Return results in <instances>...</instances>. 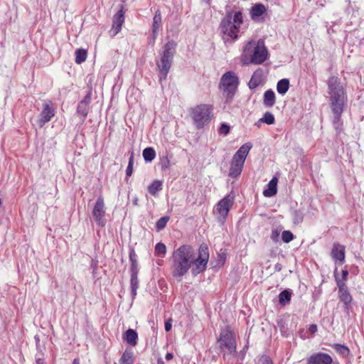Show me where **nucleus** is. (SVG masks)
I'll return each mask as SVG.
<instances>
[{
	"instance_id": "9b49d317",
	"label": "nucleus",
	"mask_w": 364,
	"mask_h": 364,
	"mask_svg": "<svg viewBox=\"0 0 364 364\" xmlns=\"http://www.w3.org/2000/svg\"><path fill=\"white\" fill-rule=\"evenodd\" d=\"M105 210L104 198L102 195H100L97 198L92 213L96 224L101 228L105 227L107 223Z\"/></svg>"
},
{
	"instance_id": "37998d69",
	"label": "nucleus",
	"mask_w": 364,
	"mask_h": 364,
	"mask_svg": "<svg viewBox=\"0 0 364 364\" xmlns=\"http://www.w3.org/2000/svg\"><path fill=\"white\" fill-rule=\"evenodd\" d=\"M294 221L296 223H300L303 221V214L300 210H295L294 212Z\"/></svg>"
},
{
	"instance_id": "b1692460",
	"label": "nucleus",
	"mask_w": 364,
	"mask_h": 364,
	"mask_svg": "<svg viewBox=\"0 0 364 364\" xmlns=\"http://www.w3.org/2000/svg\"><path fill=\"white\" fill-rule=\"evenodd\" d=\"M276 103V97L274 91L271 89L267 90L264 94L263 105L265 107H272Z\"/></svg>"
},
{
	"instance_id": "39448f33",
	"label": "nucleus",
	"mask_w": 364,
	"mask_h": 364,
	"mask_svg": "<svg viewBox=\"0 0 364 364\" xmlns=\"http://www.w3.org/2000/svg\"><path fill=\"white\" fill-rule=\"evenodd\" d=\"M177 43L173 40L167 41L159 52V60L156 65L158 70V77L160 84L167 79L168 74L173 63L176 53Z\"/></svg>"
},
{
	"instance_id": "13d9d810",
	"label": "nucleus",
	"mask_w": 364,
	"mask_h": 364,
	"mask_svg": "<svg viewBox=\"0 0 364 364\" xmlns=\"http://www.w3.org/2000/svg\"><path fill=\"white\" fill-rule=\"evenodd\" d=\"M157 364H165L163 359L161 358H159L158 360H157Z\"/></svg>"
},
{
	"instance_id": "052dcab7",
	"label": "nucleus",
	"mask_w": 364,
	"mask_h": 364,
	"mask_svg": "<svg viewBox=\"0 0 364 364\" xmlns=\"http://www.w3.org/2000/svg\"><path fill=\"white\" fill-rule=\"evenodd\" d=\"M133 203L134 205H138V198L136 197L135 198H134L133 200Z\"/></svg>"
},
{
	"instance_id": "f257e3e1",
	"label": "nucleus",
	"mask_w": 364,
	"mask_h": 364,
	"mask_svg": "<svg viewBox=\"0 0 364 364\" xmlns=\"http://www.w3.org/2000/svg\"><path fill=\"white\" fill-rule=\"evenodd\" d=\"M209 257V248L205 243L200 245L197 257L191 245L179 246L173 251L170 257L172 277L177 281H181L190 269L194 276L204 272L207 268Z\"/></svg>"
},
{
	"instance_id": "a878e982",
	"label": "nucleus",
	"mask_w": 364,
	"mask_h": 364,
	"mask_svg": "<svg viewBox=\"0 0 364 364\" xmlns=\"http://www.w3.org/2000/svg\"><path fill=\"white\" fill-rule=\"evenodd\" d=\"M148 192L153 196H156L157 193L163 189V182L160 180H154L147 188Z\"/></svg>"
},
{
	"instance_id": "ea45409f",
	"label": "nucleus",
	"mask_w": 364,
	"mask_h": 364,
	"mask_svg": "<svg viewBox=\"0 0 364 364\" xmlns=\"http://www.w3.org/2000/svg\"><path fill=\"white\" fill-rule=\"evenodd\" d=\"M255 364H274V363L268 355L264 354L259 357Z\"/></svg>"
},
{
	"instance_id": "4468645a",
	"label": "nucleus",
	"mask_w": 364,
	"mask_h": 364,
	"mask_svg": "<svg viewBox=\"0 0 364 364\" xmlns=\"http://www.w3.org/2000/svg\"><path fill=\"white\" fill-rule=\"evenodd\" d=\"M338 289V298L341 302L343 303L344 309L346 311L350 310V304L353 301V297L349 292V289L347 285H339L337 287Z\"/></svg>"
},
{
	"instance_id": "f704fd0d",
	"label": "nucleus",
	"mask_w": 364,
	"mask_h": 364,
	"mask_svg": "<svg viewBox=\"0 0 364 364\" xmlns=\"http://www.w3.org/2000/svg\"><path fill=\"white\" fill-rule=\"evenodd\" d=\"M170 217L168 215H165L159 218L156 223V230L159 232L165 228L167 225V223L169 221Z\"/></svg>"
},
{
	"instance_id": "5701e85b",
	"label": "nucleus",
	"mask_w": 364,
	"mask_h": 364,
	"mask_svg": "<svg viewBox=\"0 0 364 364\" xmlns=\"http://www.w3.org/2000/svg\"><path fill=\"white\" fill-rule=\"evenodd\" d=\"M162 29V17L161 13L159 9H157L155 11L152 25H151V32L159 33L160 31Z\"/></svg>"
},
{
	"instance_id": "f3484780",
	"label": "nucleus",
	"mask_w": 364,
	"mask_h": 364,
	"mask_svg": "<svg viewBox=\"0 0 364 364\" xmlns=\"http://www.w3.org/2000/svg\"><path fill=\"white\" fill-rule=\"evenodd\" d=\"M245 162L239 161L236 158L232 159L229 170V176L232 178H238L242 171Z\"/></svg>"
},
{
	"instance_id": "c9c22d12",
	"label": "nucleus",
	"mask_w": 364,
	"mask_h": 364,
	"mask_svg": "<svg viewBox=\"0 0 364 364\" xmlns=\"http://www.w3.org/2000/svg\"><path fill=\"white\" fill-rule=\"evenodd\" d=\"M77 112L85 119L89 112V106L83 103L79 102L77 107Z\"/></svg>"
},
{
	"instance_id": "4c0bfd02",
	"label": "nucleus",
	"mask_w": 364,
	"mask_h": 364,
	"mask_svg": "<svg viewBox=\"0 0 364 364\" xmlns=\"http://www.w3.org/2000/svg\"><path fill=\"white\" fill-rule=\"evenodd\" d=\"M133 166H134V152L132 151L131 155L129 159L128 166L126 169V179L128 177H130L133 173Z\"/></svg>"
},
{
	"instance_id": "79ce46f5",
	"label": "nucleus",
	"mask_w": 364,
	"mask_h": 364,
	"mask_svg": "<svg viewBox=\"0 0 364 364\" xmlns=\"http://www.w3.org/2000/svg\"><path fill=\"white\" fill-rule=\"evenodd\" d=\"M34 339H35V342H36V347L37 351L42 353L43 350L45 349V345L41 344V340H40L39 336L36 335L34 336Z\"/></svg>"
},
{
	"instance_id": "412c9836",
	"label": "nucleus",
	"mask_w": 364,
	"mask_h": 364,
	"mask_svg": "<svg viewBox=\"0 0 364 364\" xmlns=\"http://www.w3.org/2000/svg\"><path fill=\"white\" fill-rule=\"evenodd\" d=\"M266 12L267 9L264 5L262 4H256L252 6L250 14L251 18L256 21Z\"/></svg>"
},
{
	"instance_id": "09e8293b",
	"label": "nucleus",
	"mask_w": 364,
	"mask_h": 364,
	"mask_svg": "<svg viewBox=\"0 0 364 364\" xmlns=\"http://www.w3.org/2000/svg\"><path fill=\"white\" fill-rule=\"evenodd\" d=\"M248 348V346H245L242 350H241L240 351V353H238V358L240 360H243L245 359V356L246 355V351H247V349Z\"/></svg>"
},
{
	"instance_id": "393cba45",
	"label": "nucleus",
	"mask_w": 364,
	"mask_h": 364,
	"mask_svg": "<svg viewBox=\"0 0 364 364\" xmlns=\"http://www.w3.org/2000/svg\"><path fill=\"white\" fill-rule=\"evenodd\" d=\"M331 347L338 355H340L343 358H347L350 355V350L349 348L344 344L333 343Z\"/></svg>"
},
{
	"instance_id": "3c124183",
	"label": "nucleus",
	"mask_w": 364,
	"mask_h": 364,
	"mask_svg": "<svg viewBox=\"0 0 364 364\" xmlns=\"http://www.w3.org/2000/svg\"><path fill=\"white\" fill-rule=\"evenodd\" d=\"M317 331H318V327H317L316 324H311V325H309V328H308V331L310 333L314 334L316 332H317Z\"/></svg>"
},
{
	"instance_id": "bb28decb",
	"label": "nucleus",
	"mask_w": 364,
	"mask_h": 364,
	"mask_svg": "<svg viewBox=\"0 0 364 364\" xmlns=\"http://www.w3.org/2000/svg\"><path fill=\"white\" fill-rule=\"evenodd\" d=\"M348 271L347 269H343L341 272V277H339L338 274L337 268L335 269L334 271V277L337 287L339 285H347L346 281L348 280Z\"/></svg>"
},
{
	"instance_id": "6ab92c4d",
	"label": "nucleus",
	"mask_w": 364,
	"mask_h": 364,
	"mask_svg": "<svg viewBox=\"0 0 364 364\" xmlns=\"http://www.w3.org/2000/svg\"><path fill=\"white\" fill-rule=\"evenodd\" d=\"M252 147V144L250 142H247V143L242 144L239 148V149L235 152V154L233 155L232 157L236 158L239 161L245 162Z\"/></svg>"
},
{
	"instance_id": "423d86ee",
	"label": "nucleus",
	"mask_w": 364,
	"mask_h": 364,
	"mask_svg": "<svg viewBox=\"0 0 364 364\" xmlns=\"http://www.w3.org/2000/svg\"><path fill=\"white\" fill-rule=\"evenodd\" d=\"M239 83V78L234 71H228L222 75L219 89L225 98V103H232Z\"/></svg>"
},
{
	"instance_id": "2eb2a0df",
	"label": "nucleus",
	"mask_w": 364,
	"mask_h": 364,
	"mask_svg": "<svg viewBox=\"0 0 364 364\" xmlns=\"http://www.w3.org/2000/svg\"><path fill=\"white\" fill-rule=\"evenodd\" d=\"M307 364H330L331 356L323 352H317L311 355L307 358Z\"/></svg>"
},
{
	"instance_id": "cd10ccee",
	"label": "nucleus",
	"mask_w": 364,
	"mask_h": 364,
	"mask_svg": "<svg viewBox=\"0 0 364 364\" xmlns=\"http://www.w3.org/2000/svg\"><path fill=\"white\" fill-rule=\"evenodd\" d=\"M290 86L289 80L287 78H283L278 81L277 84V91L279 94L284 95L289 90Z\"/></svg>"
},
{
	"instance_id": "49530a36",
	"label": "nucleus",
	"mask_w": 364,
	"mask_h": 364,
	"mask_svg": "<svg viewBox=\"0 0 364 364\" xmlns=\"http://www.w3.org/2000/svg\"><path fill=\"white\" fill-rule=\"evenodd\" d=\"M98 267V261L95 259H92L90 263V268L92 269V274L95 275L96 274L97 269Z\"/></svg>"
},
{
	"instance_id": "a18cd8bd",
	"label": "nucleus",
	"mask_w": 364,
	"mask_h": 364,
	"mask_svg": "<svg viewBox=\"0 0 364 364\" xmlns=\"http://www.w3.org/2000/svg\"><path fill=\"white\" fill-rule=\"evenodd\" d=\"M158 35L159 33H157L151 32V36L148 38V44L153 46L155 44Z\"/></svg>"
},
{
	"instance_id": "7c9ffc66",
	"label": "nucleus",
	"mask_w": 364,
	"mask_h": 364,
	"mask_svg": "<svg viewBox=\"0 0 364 364\" xmlns=\"http://www.w3.org/2000/svg\"><path fill=\"white\" fill-rule=\"evenodd\" d=\"M75 61L77 64H81L84 63L87 57V51L84 48H77L75 51Z\"/></svg>"
},
{
	"instance_id": "aec40b11",
	"label": "nucleus",
	"mask_w": 364,
	"mask_h": 364,
	"mask_svg": "<svg viewBox=\"0 0 364 364\" xmlns=\"http://www.w3.org/2000/svg\"><path fill=\"white\" fill-rule=\"evenodd\" d=\"M278 178L274 176L267 183V188L263 191V195L265 197L270 198L275 196L277 193Z\"/></svg>"
},
{
	"instance_id": "ddd939ff",
	"label": "nucleus",
	"mask_w": 364,
	"mask_h": 364,
	"mask_svg": "<svg viewBox=\"0 0 364 364\" xmlns=\"http://www.w3.org/2000/svg\"><path fill=\"white\" fill-rule=\"evenodd\" d=\"M55 115V109L51 101L45 103L43 109L39 115V126L42 127L47 122H50Z\"/></svg>"
},
{
	"instance_id": "20e7f679",
	"label": "nucleus",
	"mask_w": 364,
	"mask_h": 364,
	"mask_svg": "<svg viewBox=\"0 0 364 364\" xmlns=\"http://www.w3.org/2000/svg\"><path fill=\"white\" fill-rule=\"evenodd\" d=\"M269 53L262 39L257 42L248 41L243 48L241 55V61L244 65H260L268 58Z\"/></svg>"
},
{
	"instance_id": "c03bdc74",
	"label": "nucleus",
	"mask_w": 364,
	"mask_h": 364,
	"mask_svg": "<svg viewBox=\"0 0 364 364\" xmlns=\"http://www.w3.org/2000/svg\"><path fill=\"white\" fill-rule=\"evenodd\" d=\"M91 97H92V92L90 91L86 94V95L84 97V98L81 101H80V102L89 106L90 104L91 103Z\"/></svg>"
},
{
	"instance_id": "de8ad7c7",
	"label": "nucleus",
	"mask_w": 364,
	"mask_h": 364,
	"mask_svg": "<svg viewBox=\"0 0 364 364\" xmlns=\"http://www.w3.org/2000/svg\"><path fill=\"white\" fill-rule=\"evenodd\" d=\"M172 328V319L168 318L164 322V328L166 332H169Z\"/></svg>"
},
{
	"instance_id": "a19ab883",
	"label": "nucleus",
	"mask_w": 364,
	"mask_h": 364,
	"mask_svg": "<svg viewBox=\"0 0 364 364\" xmlns=\"http://www.w3.org/2000/svg\"><path fill=\"white\" fill-rule=\"evenodd\" d=\"M230 127L226 123L221 124L220 127L218 129V132L220 134L227 135L230 133Z\"/></svg>"
},
{
	"instance_id": "6e6d98bb",
	"label": "nucleus",
	"mask_w": 364,
	"mask_h": 364,
	"mask_svg": "<svg viewBox=\"0 0 364 364\" xmlns=\"http://www.w3.org/2000/svg\"><path fill=\"white\" fill-rule=\"evenodd\" d=\"M274 269L276 271L279 272L281 270V264H277L274 267Z\"/></svg>"
},
{
	"instance_id": "473e14b6",
	"label": "nucleus",
	"mask_w": 364,
	"mask_h": 364,
	"mask_svg": "<svg viewBox=\"0 0 364 364\" xmlns=\"http://www.w3.org/2000/svg\"><path fill=\"white\" fill-rule=\"evenodd\" d=\"M166 246L164 243L160 242L156 244L154 254L156 256L164 257L166 253Z\"/></svg>"
},
{
	"instance_id": "1a4fd4ad",
	"label": "nucleus",
	"mask_w": 364,
	"mask_h": 364,
	"mask_svg": "<svg viewBox=\"0 0 364 364\" xmlns=\"http://www.w3.org/2000/svg\"><path fill=\"white\" fill-rule=\"evenodd\" d=\"M235 196L231 193L220 200L215 205L214 213L217 215L218 220L224 223L227 219L230 210L233 205Z\"/></svg>"
},
{
	"instance_id": "680f3d73",
	"label": "nucleus",
	"mask_w": 364,
	"mask_h": 364,
	"mask_svg": "<svg viewBox=\"0 0 364 364\" xmlns=\"http://www.w3.org/2000/svg\"><path fill=\"white\" fill-rule=\"evenodd\" d=\"M73 364H80L79 360L75 358L73 361Z\"/></svg>"
},
{
	"instance_id": "c756f323",
	"label": "nucleus",
	"mask_w": 364,
	"mask_h": 364,
	"mask_svg": "<svg viewBox=\"0 0 364 364\" xmlns=\"http://www.w3.org/2000/svg\"><path fill=\"white\" fill-rule=\"evenodd\" d=\"M119 364H134V354L131 350H125L119 358Z\"/></svg>"
},
{
	"instance_id": "bf43d9fd",
	"label": "nucleus",
	"mask_w": 364,
	"mask_h": 364,
	"mask_svg": "<svg viewBox=\"0 0 364 364\" xmlns=\"http://www.w3.org/2000/svg\"><path fill=\"white\" fill-rule=\"evenodd\" d=\"M203 1L207 4V6H210V4H211L210 0H203Z\"/></svg>"
},
{
	"instance_id": "4be33fe9",
	"label": "nucleus",
	"mask_w": 364,
	"mask_h": 364,
	"mask_svg": "<svg viewBox=\"0 0 364 364\" xmlns=\"http://www.w3.org/2000/svg\"><path fill=\"white\" fill-rule=\"evenodd\" d=\"M123 340L128 344L135 346L138 341V334L135 330L129 328L124 333Z\"/></svg>"
},
{
	"instance_id": "a211bd4d",
	"label": "nucleus",
	"mask_w": 364,
	"mask_h": 364,
	"mask_svg": "<svg viewBox=\"0 0 364 364\" xmlns=\"http://www.w3.org/2000/svg\"><path fill=\"white\" fill-rule=\"evenodd\" d=\"M264 72L262 68H257L252 74L250 80L248 82V87L250 90L257 87L262 82Z\"/></svg>"
},
{
	"instance_id": "864d4df0",
	"label": "nucleus",
	"mask_w": 364,
	"mask_h": 364,
	"mask_svg": "<svg viewBox=\"0 0 364 364\" xmlns=\"http://www.w3.org/2000/svg\"><path fill=\"white\" fill-rule=\"evenodd\" d=\"M173 358V355L171 353H167L165 355V358L167 360H171L172 358Z\"/></svg>"
},
{
	"instance_id": "f03ea898",
	"label": "nucleus",
	"mask_w": 364,
	"mask_h": 364,
	"mask_svg": "<svg viewBox=\"0 0 364 364\" xmlns=\"http://www.w3.org/2000/svg\"><path fill=\"white\" fill-rule=\"evenodd\" d=\"M329 106L333 113L332 124L340 133L343 129L341 115L348 102L347 92L341 79L335 75L330 76L327 80Z\"/></svg>"
},
{
	"instance_id": "5fc2aeb1",
	"label": "nucleus",
	"mask_w": 364,
	"mask_h": 364,
	"mask_svg": "<svg viewBox=\"0 0 364 364\" xmlns=\"http://www.w3.org/2000/svg\"><path fill=\"white\" fill-rule=\"evenodd\" d=\"M36 364H44L45 363L44 359L41 358H37L36 359Z\"/></svg>"
},
{
	"instance_id": "0eeeda50",
	"label": "nucleus",
	"mask_w": 364,
	"mask_h": 364,
	"mask_svg": "<svg viewBox=\"0 0 364 364\" xmlns=\"http://www.w3.org/2000/svg\"><path fill=\"white\" fill-rule=\"evenodd\" d=\"M213 107L208 104H200L190 110V114L193 124L198 129L204 128L213 117Z\"/></svg>"
},
{
	"instance_id": "e2e57ef3",
	"label": "nucleus",
	"mask_w": 364,
	"mask_h": 364,
	"mask_svg": "<svg viewBox=\"0 0 364 364\" xmlns=\"http://www.w3.org/2000/svg\"><path fill=\"white\" fill-rule=\"evenodd\" d=\"M260 123L261 122H259V120H258L257 122H255V125L259 127L260 125Z\"/></svg>"
},
{
	"instance_id": "c85d7f7f",
	"label": "nucleus",
	"mask_w": 364,
	"mask_h": 364,
	"mask_svg": "<svg viewBox=\"0 0 364 364\" xmlns=\"http://www.w3.org/2000/svg\"><path fill=\"white\" fill-rule=\"evenodd\" d=\"M292 292L291 289H284L279 294V302L282 306L288 304L291 299Z\"/></svg>"
},
{
	"instance_id": "7ed1b4c3",
	"label": "nucleus",
	"mask_w": 364,
	"mask_h": 364,
	"mask_svg": "<svg viewBox=\"0 0 364 364\" xmlns=\"http://www.w3.org/2000/svg\"><path fill=\"white\" fill-rule=\"evenodd\" d=\"M243 21V14L241 11L231 10L226 12L225 16L221 18L218 28L225 45H232L238 40Z\"/></svg>"
},
{
	"instance_id": "58836bf2",
	"label": "nucleus",
	"mask_w": 364,
	"mask_h": 364,
	"mask_svg": "<svg viewBox=\"0 0 364 364\" xmlns=\"http://www.w3.org/2000/svg\"><path fill=\"white\" fill-rule=\"evenodd\" d=\"M294 238V234L289 230H284L282 233V240L285 243L290 242Z\"/></svg>"
},
{
	"instance_id": "603ef678",
	"label": "nucleus",
	"mask_w": 364,
	"mask_h": 364,
	"mask_svg": "<svg viewBox=\"0 0 364 364\" xmlns=\"http://www.w3.org/2000/svg\"><path fill=\"white\" fill-rule=\"evenodd\" d=\"M219 257L221 261V265H223L226 259V255L225 253H222L219 255Z\"/></svg>"
},
{
	"instance_id": "8fccbe9b",
	"label": "nucleus",
	"mask_w": 364,
	"mask_h": 364,
	"mask_svg": "<svg viewBox=\"0 0 364 364\" xmlns=\"http://www.w3.org/2000/svg\"><path fill=\"white\" fill-rule=\"evenodd\" d=\"M279 233L277 230H273L271 235V238L274 242H277Z\"/></svg>"
},
{
	"instance_id": "e433bc0d",
	"label": "nucleus",
	"mask_w": 364,
	"mask_h": 364,
	"mask_svg": "<svg viewBox=\"0 0 364 364\" xmlns=\"http://www.w3.org/2000/svg\"><path fill=\"white\" fill-rule=\"evenodd\" d=\"M171 163L167 155L163 156L160 159L159 166L162 171H165L170 168Z\"/></svg>"
},
{
	"instance_id": "4d7b16f0",
	"label": "nucleus",
	"mask_w": 364,
	"mask_h": 364,
	"mask_svg": "<svg viewBox=\"0 0 364 364\" xmlns=\"http://www.w3.org/2000/svg\"><path fill=\"white\" fill-rule=\"evenodd\" d=\"M330 364H340V363L337 359L333 360V358L331 357V363Z\"/></svg>"
},
{
	"instance_id": "2f4dec72",
	"label": "nucleus",
	"mask_w": 364,
	"mask_h": 364,
	"mask_svg": "<svg viewBox=\"0 0 364 364\" xmlns=\"http://www.w3.org/2000/svg\"><path fill=\"white\" fill-rule=\"evenodd\" d=\"M142 156L146 162H151L156 157V151L153 147H146L143 150Z\"/></svg>"
},
{
	"instance_id": "dca6fc26",
	"label": "nucleus",
	"mask_w": 364,
	"mask_h": 364,
	"mask_svg": "<svg viewBox=\"0 0 364 364\" xmlns=\"http://www.w3.org/2000/svg\"><path fill=\"white\" fill-rule=\"evenodd\" d=\"M346 250L345 246L334 242L331 252V257L335 262H339L340 264H343L345 262Z\"/></svg>"
},
{
	"instance_id": "72a5a7b5",
	"label": "nucleus",
	"mask_w": 364,
	"mask_h": 364,
	"mask_svg": "<svg viewBox=\"0 0 364 364\" xmlns=\"http://www.w3.org/2000/svg\"><path fill=\"white\" fill-rule=\"evenodd\" d=\"M259 122L265 123L268 125H272L275 122V118L272 113L266 112L262 118L259 119Z\"/></svg>"
},
{
	"instance_id": "f8f14e48",
	"label": "nucleus",
	"mask_w": 364,
	"mask_h": 364,
	"mask_svg": "<svg viewBox=\"0 0 364 364\" xmlns=\"http://www.w3.org/2000/svg\"><path fill=\"white\" fill-rule=\"evenodd\" d=\"M126 10L123 5L121 6L120 9L113 16L112 30L113 33L112 37L118 34L121 30L125 19Z\"/></svg>"
},
{
	"instance_id": "6e6552de",
	"label": "nucleus",
	"mask_w": 364,
	"mask_h": 364,
	"mask_svg": "<svg viewBox=\"0 0 364 364\" xmlns=\"http://www.w3.org/2000/svg\"><path fill=\"white\" fill-rule=\"evenodd\" d=\"M129 259L130 262L129 272H130V288L132 299L136 296L137 289L139 288L138 274L139 268L137 262V255L133 247L129 248Z\"/></svg>"
},
{
	"instance_id": "9d476101",
	"label": "nucleus",
	"mask_w": 364,
	"mask_h": 364,
	"mask_svg": "<svg viewBox=\"0 0 364 364\" xmlns=\"http://www.w3.org/2000/svg\"><path fill=\"white\" fill-rule=\"evenodd\" d=\"M219 341L230 354L236 353L237 343L234 331L230 326H227L220 333Z\"/></svg>"
}]
</instances>
